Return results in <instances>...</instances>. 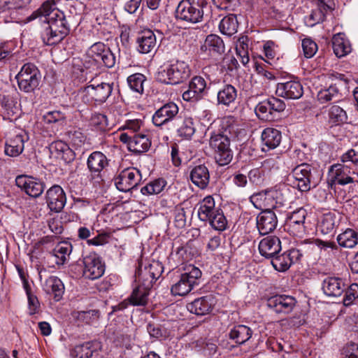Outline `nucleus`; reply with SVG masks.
<instances>
[{"label": "nucleus", "instance_id": "nucleus-52", "mask_svg": "<svg viewBox=\"0 0 358 358\" xmlns=\"http://www.w3.org/2000/svg\"><path fill=\"white\" fill-rule=\"evenodd\" d=\"M208 221L210 226L217 231H224L227 225V219L220 209H218Z\"/></svg>", "mask_w": 358, "mask_h": 358}, {"label": "nucleus", "instance_id": "nucleus-26", "mask_svg": "<svg viewBox=\"0 0 358 358\" xmlns=\"http://www.w3.org/2000/svg\"><path fill=\"white\" fill-rule=\"evenodd\" d=\"M206 82L201 76H194L189 84V89L183 92L182 99L187 101L200 100L203 96Z\"/></svg>", "mask_w": 358, "mask_h": 358}, {"label": "nucleus", "instance_id": "nucleus-42", "mask_svg": "<svg viewBox=\"0 0 358 358\" xmlns=\"http://www.w3.org/2000/svg\"><path fill=\"white\" fill-rule=\"evenodd\" d=\"M337 241L340 246L352 248L358 244V233L352 229H347L339 234Z\"/></svg>", "mask_w": 358, "mask_h": 358}, {"label": "nucleus", "instance_id": "nucleus-37", "mask_svg": "<svg viewBox=\"0 0 358 358\" xmlns=\"http://www.w3.org/2000/svg\"><path fill=\"white\" fill-rule=\"evenodd\" d=\"M208 51L212 55H221L225 51L223 40L216 34L207 36L202 49Z\"/></svg>", "mask_w": 358, "mask_h": 358}, {"label": "nucleus", "instance_id": "nucleus-27", "mask_svg": "<svg viewBox=\"0 0 358 358\" xmlns=\"http://www.w3.org/2000/svg\"><path fill=\"white\" fill-rule=\"evenodd\" d=\"M281 250V242L277 236H269L259 243V251L262 256L271 259Z\"/></svg>", "mask_w": 358, "mask_h": 358}, {"label": "nucleus", "instance_id": "nucleus-32", "mask_svg": "<svg viewBox=\"0 0 358 358\" xmlns=\"http://www.w3.org/2000/svg\"><path fill=\"white\" fill-rule=\"evenodd\" d=\"M191 181L199 188L205 189L210 180V174L205 165H198L192 169L189 175Z\"/></svg>", "mask_w": 358, "mask_h": 358}, {"label": "nucleus", "instance_id": "nucleus-47", "mask_svg": "<svg viewBox=\"0 0 358 358\" xmlns=\"http://www.w3.org/2000/svg\"><path fill=\"white\" fill-rule=\"evenodd\" d=\"M166 185V181L163 178L155 180L143 187L141 192L144 195L159 194Z\"/></svg>", "mask_w": 358, "mask_h": 358}, {"label": "nucleus", "instance_id": "nucleus-16", "mask_svg": "<svg viewBox=\"0 0 358 358\" xmlns=\"http://www.w3.org/2000/svg\"><path fill=\"white\" fill-rule=\"evenodd\" d=\"M28 140L29 136L24 131L10 134L5 143V154L12 157L19 156L24 149V143Z\"/></svg>", "mask_w": 358, "mask_h": 358}, {"label": "nucleus", "instance_id": "nucleus-17", "mask_svg": "<svg viewBox=\"0 0 358 358\" xmlns=\"http://www.w3.org/2000/svg\"><path fill=\"white\" fill-rule=\"evenodd\" d=\"M280 192L277 189H268L253 194L250 197V202L257 209H271L275 207Z\"/></svg>", "mask_w": 358, "mask_h": 358}, {"label": "nucleus", "instance_id": "nucleus-11", "mask_svg": "<svg viewBox=\"0 0 358 358\" xmlns=\"http://www.w3.org/2000/svg\"><path fill=\"white\" fill-rule=\"evenodd\" d=\"M87 55L96 62L103 64L107 68H112L115 64V55L103 43H94L87 50Z\"/></svg>", "mask_w": 358, "mask_h": 358}, {"label": "nucleus", "instance_id": "nucleus-59", "mask_svg": "<svg viewBox=\"0 0 358 358\" xmlns=\"http://www.w3.org/2000/svg\"><path fill=\"white\" fill-rule=\"evenodd\" d=\"M341 161L344 164L350 162L355 166H358V152L353 149L348 150L341 157Z\"/></svg>", "mask_w": 358, "mask_h": 358}, {"label": "nucleus", "instance_id": "nucleus-13", "mask_svg": "<svg viewBox=\"0 0 358 358\" xmlns=\"http://www.w3.org/2000/svg\"><path fill=\"white\" fill-rule=\"evenodd\" d=\"M15 183L27 194L34 198L40 196L45 187L44 182L41 180L24 175L17 176Z\"/></svg>", "mask_w": 358, "mask_h": 358}, {"label": "nucleus", "instance_id": "nucleus-40", "mask_svg": "<svg viewBox=\"0 0 358 358\" xmlns=\"http://www.w3.org/2000/svg\"><path fill=\"white\" fill-rule=\"evenodd\" d=\"M252 335V329L241 324L234 327L229 333V338L238 345L244 344L251 338Z\"/></svg>", "mask_w": 358, "mask_h": 358}, {"label": "nucleus", "instance_id": "nucleus-1", "mask_svg": "<svg viewBox=\"0 0 358 358\" xmlns=\"http://www.w3.org/2000/svg\"><path fill=\"white\" fill-rule=\"evenodd\" d=\"M38 18L41 22V37L48 45L62 41L70 32L69 24L64 13L55 8L50 1L44 2L39 8L28 16L25 22Z\"/></svg>", "mask_w": 358, "mask_h": 358}, {"label": "nucleus", "instance_id": "nucleus-38", "mask_svg": "<svg viewBox=\"0 0 358 358\" xmlns=\"http://www.w3.org/2000/svg\"><path fill=\"white\" fill-rule=\"evenodd\" d=\"M334 52L337 57H343L351 52V45L342 33L335 34L332 38Z\"/></svg>", "mask_w": 358, "mask_h": 358}, {"label": "nucleus", "instance_id": "nucleus-30", "mask_svg": "<svg viewBox=\"0 0 358 358\" xmlns=\"http://www.w3.org/2000/svg\"><path fill=\"white\" fill-rule=\"evenodd\" d=\"M214 305V299L211 295L204 296L195 299L187 304V309L197 315H204L210 313Z\"/></svg>", "mask_w": 358, "mask_h": 358}, {"label": "nucleus", "instance_id": "nucleus-29", "mask_svg": "<svg viewBox=\"0 0 358 358\" xmlns=\"http://www.w3.org/2000/svg\"><path fill=\"white\" fill-rule=\"evenodd\" d=\"M136 43L137 50L140 53H150L156 48V36L150 29L144 30L138 35L136 39Z\"/></svg>", "mask_w": 358, "mask_h": 358}, {"label": "nucleus", "instance_id": "nucleus-34", "mask_svg": "<svg viewBox=\"0 0 358 358\" xmlns=\"http://www.w3.org/2000/svg\"><path fill=\"white\" fill-rule=\"evenodd\" d=\"M150 287L139 283L128 298L129 303L134 306H145L148 301Z\"/></svg>", "mask_w": 358, "mask_h": 358}, {"label": "nucleus", "instance_id": "nucleus-25", "mask_svg": "<svg viewBox=\"0 0 358 358\" xmlns=\"http://www.w3.org/2000/svg\"><path fill=\"white\" fill-rule=\"evenodd\" d=\"M351 173L355 174L356 173L343 164H335L329 168L331 182H337L341 185H345L355 181L354 178L350 176Z\"/></svg>", "mask_w": 358, "mask_h": 358}, {"label": "nucleus", "instance_id": "nucleus-6", "mask_svg": "<svg viewBox=\"0 0 358 358\" xmlns=\"http://www.w3.org/2000/svg\"><path fill=\"white\" fill-rule=\"evenodd\" d=\"M203 10L201 6L194 1L181 0L176 7L175 17L177 20L195 24L202 20Z\"/></svg>", "mask_w": 358, "mask_h": 358}, {"label": "nucleus", "instance_id": "nucleus-43", "mask_svg": "<svg viewBox=\"0 0 358 358\" xmlns=\"http://www.w3.org/2000/svg\"><path fill=\"white\" fill-rule=\"evenodd\" d=\"M329 10L321 6L313 9L310 14L304 17V22L306 26L313 27L315 25L322 22L325 20L326 13Z\"/></svg>", "mask_w": 358, "mask_h": 358}, {"label": "nucleus", "instance_id": "nucleus-20", "mask_svg": "<svg viewBox=\"0 0 358 358\" xmlns=\"http://www.w3.org/2000/svg\"><path fill=\"white\" fill-rule=\"evenodd\" d=\"M108 164L107 157L101 152L95 151L90 155L87 161V169H89L92 179L99 182L101 180V172Z\"/></svg>", "mask_w": 358, "mask_h": 358}, {"label": "nucleus", "instance_id": "nucleus-35", "mask_svg": "<svg viewBox=\"0 0 358 358\" xmlns=\"http://www.w3.org/2000/svg\"><path fill=\"white\" fill-rule=\"evenodd\" d=\"M237 98V90L231 84H225L217 94V105L229 106Z\"/></svg>", "mask_w": 358, "mask_h": 358}, {"label": "nucleus", "instance_id": "nucleus-14", "mask_svg": "<svg viewBox=\"0 0 358 358\" xmlns=\"http://www.w3.org/2000/svg\"><path fill=\"white\" fill-rule=\"evenodd\" d=\"M163 271V266L159 262H155L148 266H140L136 272V279L139 283L152 287L153 283L159 278Z\"/></svg>", "mask_w": 358, "mask_h": 358}, {"label": "nucleus", "instance_id": "nucleus-19", "mask_svg": "<svg viewBox=\"0 0 358 358\" xmlns=\"http://www.w3.org/2000/svg\"><path fill=\"white\" fill-rule=\"evenodd\" d=\"M256 223L259 233L266 235L276 229L278 218L271 209H264L257 215Z\"/></svg>", "mask_w": 358, "mask_h": 358}, {"label": "nucleus", "instance_id": "nucleus-9", "mask_svg": "<svg viewBox=\"0 0 358 358\" xmlns=\"http://www.w3.org/2000/svg\"><path fill=\"white\" fill-rule=\"evenodd\" d=\"M141 179V172L134 167H129L121 171L114 178V182L119 191L127 192L135 188Z\"/></svg>", "mask_w": 358, "mask_h": 358}, {"label": "nucleus", "instance_id": "nucleus-64", "mask_svg": "<svg viewBox=\"0 0 358 358\" xmlns=\"http://www.w3.org/2000/svg\"><path fill=\"white\" fill-rule=\"evenodd\" d=\"M48 224L50 231L56 235L61 234L63 231V226L62 222L57 219H50Z\"/></svg>", "mask_w": 358, "mask_h": 358}, {"label": "nucleus", "instance_id": "nucleus-54", "mask_svg": "<svg viewBox=\"0 0 358 358\" xmlns=\"http://www.w3.org/2000/svg\"><path fill=\"white\" fill-rule=\"evenodd\" d=\"M30 2L31 0H0V8L3 10L21 9Z\"/></svg>", "mask_w": 358, "mask_h": 358}, {"label": "nucleus", "instance_id": "nucleus-39", "mask_svg": "<svg viewBox=\"0 0 358 358\" xmlns=\"http://www.w3.org/2000/svg\"><path fill=\"white\" fill-rule=\"evenodd\" d=\"M189 250V248L187 245L180 246L170 254L168 262L172 269L177 268L178 265L182 264L184 262L192 258L191 252Z\"/></svg>", "mask_w": 358, "mask_h": 358}, {"label": "nucleus", "instance_id": "nucleus-45", "mask_svg": "<svg viewBox=\"0 0 358 358\" xmlns=\"http://www.w3.org/2000/svg\"><path fill=\"white\" fill-rule=\"evenodd\" d=\"M329 122L334 124H341L347 122L346 112L339 106H331L328 112Z\"/></svg>", "mask_w": 358, "mask_h": 358}, {"label": "nucleus", "instance_id": "nucleus-2", "mask_svg": "<svg viewBox=\"0 0 358 358\" xmlns=\"http://www.w3.org/2000/svg\"><path fill=\"white\" fill-rule=\"evenodd\" d=\"M190 73L187 63L176 60L159 69L156 73V80L161 83L174 85L187 80Z\"/></svg>", "mask_w": 358, "mask_h": 358}, {"label": "nucleus", "instance_id": "nucleus-60", "mask_svg": "<svg viewBox=\"0 0 358 358\" xmlns=\"http://www.w3.org/2000/svg\"><path fill=\"white\" fill-rule=\"evenodd\" d=\"M307 215V211L303 208H300L293 211L288 217L287 221L305 222Z\"/></svg>", "mask_w": 358, "mask_h": 358}, {"label": "nucleus", "instance_id": "nucleus-3", "mask_svg": "<svg viewBox=\"0 0 358 358\" xmlns=\"http://www.w3.org/2000/svg\"><path fill=\"white\" fill-rule=\"evenodd\" d=\"M202 273L193 264L183 266L180 279L173 284L171 292L175 296H185L189 293L195 286L199 285Z\"/></svg>", "mask_w": 358, "mask_h": 358}, {"label": "nucleus", "instance_id": "nucleus-33", "mask_svg": "<svg viewBox=\"0 0 358 358\" xmlns=\"http://www.w3.org/2000/svg\"><path fill=\"white\" fill-rule=\"evenodd\" d=\"M171 128L176 129L179 136L189 139L195 132V127L193 119L190 117H182L179 116Z\"/></svg>", "mask_w": 358, "mask_h": 358}, {"label": "nucleus", "instance_id": "nucleus-21", "mask_svg": "<svg viewBox=\"0 0 358 358\" xmlns=\"http://www.w3.org/2000/svg\"><path fill=\"white\" fill-rule=\"evenodd\" d=\"M301 256L300 251L297 249H290L280 255L278 254L271 258V264L278 271H287L292 264L298 261Z\"/></svg>", "mask_w": 358, "mask_h": 358}, {"label": "nucleus", "instance_id": "nucleus-22", "mask_svg": "<svg viewBox=\"0 0 358 358\" xmlns=\"http://www.w3.org/2000/svg\"><path fill=\"white\" fill-rule=\"evenodd\" d=\"M348 287L345 280L339 277L328 276L324 279L322 289L329 297L341 296Z\"/></svg>", "mask_w": 358, "mask_h": 358}, {"label": "nucleus", "instance_id": "nucleus-8", "mask_svg": "<svg viewBox=\"0 0 358 358\" xmlns=\"http://www.w3.org/2000/svg\"><path fill=\"white\" fill-rule=\"evenodd\" d=\"M179 108L173 102H169L155 111L152 115V122L162 129H170L174 122L178 120Z\"/></svg>", "mask_w": 358, "mask_h": 358}, {"label": "nucleus", "instance_id": "nucleus-5", "mask_svg": "<svg viewBox=\"0 0 358 358\" xmlns=\"http://www.w3.org/2000/svg\"><path fill=\"white\" fill-rule=\"evenodd\" d=\"M15 78L21 91L31 93L38 88L41 79V75L35 64L27 63L22 66L20 71L16 75Z\"/></svg>", "mask_w": 358, "mask_h": 358}, {"label": "nucleus", "instance_id": "nucleus-49", "mask_svg": "<svg viewBox=\"0 0 358 358\" xmlns=\"http://www.w3.org/2000/svg\"><path fill=\"white\" fill-rule=\"evenodd\" d=\"M146 329L151 338L162 341L166 339L169 336L167 329L160 324L148 323Z\"/></svg>", "mask_w": 358, "mask_h": 358}, {"label": "nucleus", "instance_id": "nucleus-44", "mask_svg": "<svg viewBox=\"0 0 358 358\" xmlns=\"http://www.w3.org/2000/svg\"><path fill=\"white\" fill-rule=\"evenodd\" d=\"M73 250L72 245L69 242L59 243L52 250L53 255L57 259V264H64Z\"/></svg>", "mask_w": 358, "mask_h": 358}, {"label": "nucleus", "instance_id": "nucleus-4", "mask_svg": "<svg viewBox=\"0 0 358 358\" xmlns=\"http://www.w3.org/2000/svg\"><path fill=\"white\" fill-rule=\"evenodd\" d=\"M113 90V83H101L96 86L88 85L81 88L78 93V98L84 103L101 104L111 95Z\"/></svg>", "mask_w": 358, "mask_h": 358}, {"label": "nucleus", "instance_id": "nucleus-46", "mask_svg": "<svg viewBox=\"0 0 358 358\" xmlns=\"http://www.w3.org/2000/svg\"><path fill=\"white\" fill-rule=\"evenodd\" d=\"M336 216L333 213L324 214L319 223V228L323 234H328L333 231L336 226Z\"/></svg>", "mask_w": 358, "mask_h": 358}, {"label": "nucleus", "instance_id": "nucleus-56", "mask_svg": "<svg viewBox=\"0 0 358 358\" xmlns=\"http://www.w3.org/2000/svg\"><path fill=\"white\" fill-rule=\"evenodd\" d=\"M303 55L306 58L313 57L317 51V45L312 39L306 38L302 41Z\"/></svg>", "mask_w": 358, "mask_h": 358}, {"label": "nucleus", "instance_id": "nucleus-23", "mask_svg": "<svg viewBox=\"0 0 358 358\" xmlns=\"http://www.w3.org/2000/svg\"><path fill=\"white\" fill-rule=\"evenodd\" d=\"M275 93L278 96L285 99H298L302 96L303 90L300 82L289 80L278 83Z\"/></svg>", "mask_w": 358, "mask_h": 358}, {"label": "nucleus", "instance_id": "nucleus-12", "mask_svg": "<svg viewBox=\"0 0 358 358\" xmlns=\"http://www.w3.org/2000/svg\"><path fill=\"white\" fill-rule=\"evenodd\" d=\"M296 303L294 297L290 295L276 294L266 301L267 307L278 314H288L292 311Z\"/></svg>", "mask_w": 358, "mask_h": 358}, {"label": "nucleus", "instance_id": "nucleus-50", "mask_svg": "<svg viewBox=\"0 0 358 358\" xmlns=\"http://www.w3.org/2000/svg\"><path fill=\"white\" fill-rule=\"evenodd\" d=\"M267 105V100L259 102L255 107V113L262 120L273 121L275 119V115L272 114L270 107Z\"/></svg>", "mask_w": 358, "mask_h": 358}, {"label": "nucleus", "instance_id": "nucleus-41", "mask_svg": "<svg viewBox=\"0 0 358 358\" xmlns=\"http://www.w3.org/2000/svg\"><path fill=\"white\" fill-rule=\"evenodd\" d=\"M238 22L236 16L234 14H229L220 21L219 29L222 34L232 36L237 32Z\"/></svg>", "mask_w": 358, "mask_h": 358}, {"label": "nucleus", "instance_id": "nucleus-62", "mask_svg": "<svg viewBox=\"0 0 358 358\" xmlns=\"http://www.w3.org/2000/svg\"><path fill=\"white\" fill-rule=\"evenodd\" d=\"M43 118L45 122L50 124L63 120L64 119V115L60 111L53 110L45 114Z\"/></svg>", "mask_w": 358, "mask_h": 358}, {"label": "nucleus", "instance_id": "nucleus-36", "mask_svg": "<svg viewBox=\"0 0 358 358\" xmlns=\"http://www.w3.org/2000/svg\"><path fill=\"white\" fill-rule=\"evenodd\" d=\"M198 206L197 214L199 218L203 222L210 220L211 216L218 210V208H215L214 199L211 196H206L199 203Z\"/></svg>", "mask_w": 358, "mask_h": 358}, {"label": "nucleus", "instance_id": "nucleus-53", "mask_svg": "<svg viewBox=\"0 0 358 358\" xmlns=\"http://www.w3.org/2000/svg\"><path fill=\"white\" fill-rule=\"evenodd\" d=\"M336 85V84H331L328 88L319 91L317 94V99L320 103H324L329 101L338 95V90Z\"/></svg>", "mask_w": 358, "mask_h": 358}, {"label": "nucleus", "instance_id": "nucleus-58", "mask_svg": "<svg viewBox=\"0 0 358 358\" xmlns=\"http://www.w3.org/2000/svg\"><path fill=\"white\" fill-rule=\"evenodd\" d=\"M288 231L293 236L302 237L305 234L304 222L287 221Z\"/></svg>", "mask_w": 358, "mask_h": 358}, {"label": "nucleus", "instance_id": "nucleus-15", "mask_svg": "<svg viewBox=\"0 0 358 358\" xmlns=\"http://www.w3.org/2000/svg\"><path fill=\"white\" fill-rule=\"evenodd\" d=\"M120 140L127 144L131 152L138 154L147 152L151 145L148 137L141 134L131 135L129 133H122L120 136Z\"/></svg>", "mask_w": 358, "mask_h": 358}, {"label": "nucleus", "instance_id": "nucleus-48", "mask_svg": "<svg viewBox=\"0 0 358 358\" xmlns=\"http://www.w3.org/2000/svg\"><path fill=\"white\" fill-rule=\"evenodd\" d=\"M146 81V77L142 73H134L127 78L128 85L131 90L135 92L142 94L143 92L144 83Z\"/></svg>", "mask_w": 358, "mask_h": 358}, {"label": "nucleus", "instance_id": "nucleus-31", "mask_svg": "<svg viewBox=\"0 0 358 358\" xmlns=\"http://www.w3.org/2000/svg\"><path fill=\"white\" fill-rule=\"evenodd\" d=\"M43 289L46 294L52 296L56 301L62 299L64 293V285L57 276H50L43 285Z\"/></svg>", "mask_w": 358, "mask_h": 358}, {"label": "nucleus", "instance_id": "nucleus-55", "mask_svg": "<svg viewBox=\"0 0 358 358\" xmlns=\"http://www.w3.org/2000/svg\"><path fill=\"white\" fill-rule=\"evenodd\" d=\"M345 295L343 299L344 306H348L358 298V285L352 283L350 286L348 285L347 289L344 292Z\"/></svg>", "mask_w": 358, "mask_h": 358}, {"label": "nucleus", "instance_id": "nucleus-51", "mask_svg": "<svg viewBox=\"0 0 358 358\" xmlns=\"http://www.w3.org/2000/svg\"><path fill=\"white\" fill-rule=\"evenodd\" d=\"M92 347L90 343L76 346L71 353V358H91L94 352Z\"/></svg>", "mask_w": 358, "mask_h": 358}, {"label": "nucleus", "instance_id": "nucleus-57", "mask_svg": "<svg viewBox=\"0 0 358 358\" xmlns=\"http://www.w3.org/2000/svg\"><path fill=\"white\" fill-rule=\"evenodd\" d=\"M267 100L268 106L270 107L272 114L276 116V114L282 112L286 107L285 102L276 97L272 96L268 98Z\"/></svg>", "mask_w": 358, "mask_h": 358}, {"label": "nucleus", "instance_id": "nucleus-7", "mask_svg": "<svg viewBox=\"0 0 358 358\" xmlns=\"http://www.w3.org/2000/svg\"><path fill=\"white\" fill-rule=\"evenodd\" d=\"M210 148L215 152V159L220 166L229 164L233 159L230 148L229 138L222 134H214L209 141Z\"/></svg>", "mask_w": 358, "mask_h": 358}, {"label": "nucleus", "instance_id": "nucleus-24", "mask_svg": "<svg viewBox=\"0 0 358 358\" xmlns=\"http://www.w3.org/2000/svg\"><path fill=\"white\" fill-rule=\"evenodd\" d=\"M293 178L297 181V187L301 192H308L311 187V167L308 164L298 165L292 171Z\"/></svg>", "mask_w": 358, "mask_h": 358}, {"label": "nucleus", "instance_id": "nucleus-18", "mask_svg": "<svg viewBox=\"0 0 358 358\" xmlns=\"http://www.w3.org/2000/svg\"><path fill=\"white\" fill-rule=\"evenodd\" d=\"M45 200L50 211L59 213L66 203V194L61 186L55 185L47 190Z\"/></svg>", "mask_w": 358, "mask_h": 358}, {"label": "nucleus", "instance_id": "nucleus-28", "mask_svg": "<svg viewBox=\"0 0 358 358\" xmlns=\"http://www.w3.org/2000/svg\"><path fill=\"white\" fill-rule=\"evenodd\" d=\"M263 152H267L270 150L277 148L282 140L281 132L275 128L267 127L264 129L261 135Z\"/></svg>", "mask_w": 358, "mask_h": 358}, {"label": "nucleus", "instance_id": "nucleus-61", "mask_svg": "<svg viewBox=\"0 0 358 358\" xmlns=\"http://www.w3.org/2000/svg\"><path fill=\"white\" fill-rule=\"evenodd\" d=\"M29 303V313L31 315L35 314L39 308V302L37 297L30 293L29 287L25 289Z\"/></svg>", "mask_w": 358, "mask_h": 358}, {"label": "nucleus", "instance_id": "nucleus-10", "mask_svg": "<svg viewBox=\"0 0 358 358\" xmlns=\"http://www.w3.org/2000/svg\"><path fill=\"white\" fill-rule=\"evenodd\" d=\"M83 275L90 280L101 278L105 272V264L99 255L95 252H90L83 256Z\"/></svg>", "mask_w": 358, "mask_h": 358}, {"label": "nucleus", "instance_id": "nucleus-63", "mask_svg": "<svg viewBox=\"0 0 358 358\" xmlns=\"http://www.w3.org/2000/svg\"><path fill=\"white\" fill-rule=\"evenodd\" d=\"M309 244L310 248L312 249L315 248L316 247L321 248H331L333 250L337 249V245L334 242L331 241H323L319 239H316L314 241H310L308 243Z\"/></svg>", "mask_w": 358, "mask_h": 358}]
</instances>
